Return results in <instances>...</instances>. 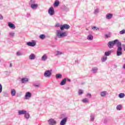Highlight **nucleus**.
I'll return each mask as SVG.
<instances>
[{
    "label": "nucleus",
    "instance_id": "72a5a7b5",
    "mask_svg": "<svg viewBox=\"0 0 125 125\" xmlns=\"http://www.w3.org/2000/svg\"><path fill=\"white\" fill-rule=\"evenodd\" d=\"M107 58H108L107 57V56H104V57H103V58L102 59V61L103 62H105V61H106V60H107Z\"/></svg>",
    "mask_w": 125,
    "mask_h": 125
},
{
    "label": "nucleus",
    "instance_id": "4d7b16f0",
    "mask_svg": "<svg viewBox=\"0 0 125 125\" xmlns=\"http://www.w3.org/2000/svg\"><path fill=\"white\" fill-rule=\"evenodd\" d=\"M1 35V33H0V36Z\"/></svg>",
    "mask_w": 125,
    "mask_h": 125
},
{
    "label": "nucleus",
    "instance_id": "5fc2aeb1",
    "mask_svg": "<svg viewBox=\"0 0 125 125\" xmlns=\"http://www.w3.org/2000/svg\"><path fill=\"white\" fill-rule=\"evenodd\" d=\"M123 68L125 70V64L123 65Z\"/></svg>",
    "mask_w": 125,
    "mask_h": 125
},
{
    "label": "nucleus",
    "instance_id": "1a4fd4ad",
    "mask_svg": "<svg viewBox=\"0 0 125 125\" xmlns=\"http://www.w3.org/2000/svg\"><path fill=\"white\" fill-rule=\"evenodd\" d=\"M114 44H116L117 47H122V42L118 40H115L114 41Z\"/></svg>",
    "mask_w": 125,
    "mask_h": 125
},
{
    "label": "nucleus",
    "instance_id": "7c9ffc66",
    "mask_svg": "<svg viewBox=\"0 0 125 125\" xmlns=\"http://www.w3.org/2000/svg\"><path fill=\"white\" fill-rule=\"evenodd\" d=\"M39 38L41 40H44L45 39V35L44 34H41L40 35Z\"/></svg>",
    "mask_w": 125,
    "mask_h": 125
},
{
    "label": "nucleus",
    "instance_id": "a18cd8bd",
    "mask_svg": "<svg viewBox=\"0 0 125 125\" xmlns=\"http://www.w3.org/2000/svg\"><path fill=\"white\" fill-rule=\"evenodd\" d=\"M55 27H60L59 23H56L55 25Z\"/></svg>",
    "mask_w": 125,
    "mask_h": 125
},
{
    "label": "nucleus",
    "instance_id": "2f4dec72",
    "mask_svg": "<svg viewBox=\"0 0 125 125\" xmlns=\"http://www.w3.org/2000/svg\"><path fill=\"white\" fill-rule=\"evenodd\" d=\"M98 13H99V9L98 8H96L95 10H94V14H98Z\"/></svg>",
    "mask_w": 125,
    "mask_h": 125
},
{
    "label": "nucleus",
    "instance_id": "603ef678",
    "mask_svg": "<svg viewBox=\"0 0 125 125\" xmlns=\"http://www.w3.org/2000/svg\"><path fill=\"white\" fill-rule=\"evenodd\" d=\"M66 80H67V82H71V80L70 79L66 78Z\"/></svg>",
    "mask_w": 125,
    "mask_h": 125
},
{
    "label": "nucleus",
    "instance_id": "7ed1b4c3",
    "mask_svg": "<svg viewBox=\"0 0 125 125\" xmlns=\"http://www.w3.org/2000/svg\"><path fill=\"white\" fill-rule=\"evenodd\" d=\"M52 70H46L44 73V77L45 78H50L52 75Z\"/></svg>",
    "mask_w": 125,
    "mask_h": 125
},
{
    "label": "nucleus",
    "instance_id": "aec40b11",
    "mask_svg": "<svg viewBox=\"0 0 125 125\" xmlns=\"http://www.w3.org/2000/svg\"><path fill=\"white\" fill-rule=\"evenodd\" d=\"M11 94L12 96H15L16 95V90L15 89H11Z\"/></svg>",
    "mask_w": 125,
    "mask_h": 125
},
{
    "label": "nucleus",
    "instance_id": "0eeeda50",
    "mask_svg": "<svg viewBox=\"0 0 125 125\" xmlns=\"http://www.w3.org/2000/svg\"><path fill=\"white\" fill-rule=\"evenodd\" d=\"M48 124L49 125H55L57 124V122L54 119H50L48 121Z\"/></svg>",
    "mask_w": 125,
    "mask_h": 125
},
{
    "label": "nucleus",
    "instance_id": "3c124183",
    "mask_svg": "<svg viewBox=\"0 0 125 125\" xmlns=\"http://www.w3.org/2000/svg\"><path fill=\"white\" fill-rule=\"evenodd\" d=\"M122 46L124 47V51H125V44H123Z\"/></svg>",
    "mask_w": 125,
    "mask_h": 125
},
{
    "label": "nucleus",
    "instance_id": "79ce46f5",
    "mask_svg": "<svg viewBox=\"0 0 125 125\" xmlns=\"http://www.w3.org/2000/svg\"><path fill=\"white\" fill-rule=\"evenodd\" d=\"M104 36H105V38H106V39H108V38H110V35L109 34H105Z\"/></svg>",
    "mask_w": 125,
    "mask_h": 125
},
{
    "label": "nucleus",
    "instance_id": "c03bdc74",
    "mask_svg": "<svg viewBox=\"0 0 125 125\" xmlns=\"http://www.w3.org/2000/svg\"><path fill=\"white\" fill-rule=\"evenodd\" d=\"M3 19V17L2 16V15L0 14V20H2Z\"/></svg>",
    "mask_w": 125,
    "mask_h": 125
},
{
    "label": "nucleus",
    "instance_id": "ea45409f",
    "mask_svg": "<svg viewBox=\"0 0 125 125\" xmlns=\"http://www.w3.org/2000/svg\"><path fill=\"white\" fill-rule=\"evenodd\" d=\"M2 91V85L1 84H0V93H1V92Z\"/></svg>",
    "mask_w": 125,
    "mask_h": 125
},
{
    "label": "nucleus",
    "instance_id": "49530a36",
    "mask_svg": "<svg viewBox=\"0 0 125 125\" xmlns=\"http://www.w3.org/2000/svg\"><path fill=\"white\" fill-rule=\"evenodd\" d=\"M64 10H65V11H69V8L65 7Z\"/></svg>",
    "mask_w": 125,
    "mask_h": 125
},
{
    "label": "nucleus",
    "instance_id": "58836bf2",
    "mask_svg": "<svg viewBox=\"0 0 125 125\" xmlns=\"http://www.w3.org/2000/svg\"><path fill=\"white\" fill-rule=\"evenodd\" d=\"M78 93H79V95H82L83 93V90H79Z\"/></svg>",
    "mask_w": 125,
    "mask_h": 125
},
{
    "label": "nucleus",
    "instance_id": "a211bd4d",
    "mask_svg": "<svg viewBox=\"0 0 125 125\" xmlns=\"http://www.w3.org/2000/svg\"><path fill=\"white\" fill-rule=\"evenodd\" d=\"M47 55H46V54H44L42 57L41 58V60L42 61H46V60H47Z\"/></svg>",
    "mask_w": 125,
    "mask_h": 125
},
{
    "label": "nucleus",
    "instance_id": "5701e85b",
    "mask_svg": "<svg viewBox=\"0 0 125 125\" xmlns=\"http://www.w3.org/2000/svg\"><path fill=\"white\" fill-rule=\"evenodd\" d=\"M87 40L88 41H93V36L91 34H89L87 37Z\"/></svg>",
    "mask_w": 125,
    "mask_h": 125
},
{
    "label": "nucleus",
    "instance_id": "8fccbe9b",
    "mask_svg": "<svg viewBox=\"0 0 125 125\" xmlns=\"http://www.w3.org/2000/svg\"><path fill=\"white\" fill-rule=\"evenodd\" d=\"M5 73H6V75H7V76L9 75V73L7 71H5Z\"/></svg>",
    "mask_w": 125,
    "mask_h": 125
},
{
    "label": "nucleus",
    "instance_id": "423d86ee",
    "mask_svg": "<svg viewBox=\"0 0 125 125\" xmlns=\"http://www.w3.org/2000/svg\"><path fill=\"white\" fill-rule=\"evenodd\" d=\"M67 121H68V117L65 116L61 121L60 125H66V123H67Z\"/></svg>",
    "mask_w": 125,
    "mask_h": 125
},
{
    "label": "nucleus",
    "instance_id": "dca6fc26",
    "mask_svg": "<svg viewBox=\"0 0 125 125\" xmlns=\"http://www.w3.org/2000/svg\"><path fill=\"white\" fill-rule=\"evenodd\" d=\"M27 113V111L25 110H19L18 111V115H25Z\"/></svg>",
    "mask_w": 125,
    "mask_h": 125
},
{
    "label": "nucleus",
    "instance_id": "39448f33",
    "mask_svg": "<svg viewBox=\"0 0 125 125\" xmlns=\"http://www.w3.org/2000/svg\"><path fill=\"white\" fill-rule=\"evenodd\" d=\"M116 54L117 56H121L123 54V48L122 47H118Z\"/></svg>",
    "mask_w": 125,
    "mask_h": 125
},
{
    "label": "nucleus",
    "instance_id": "f3484780",
    "mask_svg": "<svg viewBox=\"0 0 125 125\" xmlns=\"http://www.w3.org/2000/svg\"><path fill=\"white\" fill-rule=\"evenodd\" d=\"M64 52L60 51H57L55 54V56H60V55H63Z\"/></svg>",
    "mask_w": 125,
    "mask_h": 125
},
{
    "label": "nucleus",
    "instance_id": "09e8293b",
    "mask_svg": "<svg viewBox=\"0 0 125 125\" xmlns=\"http://www.w3.org/2000/svg\"><path fill=\"white\" fill-rule=\"evenodd\" d=\"M87 95L88 96H89V98H90V97H91V94H90V93H87Z\"/></svg>",
    "mask_w": 125,
    "mask_h": 125
},
{
    "label": "nucleus",
    "instance_id": "9d476101",
    "mask_svg": "<svg viewBox=\"0 0 125 125\" xmlns=\"http://www.w3.org/2000/svg\"><path fill=\"white\" fill-rule=\"evenodd\" d=\"M31 97H32V93H31V92H27L25 93L24 99H26V100L30 99Z\"/></svg>",
    "mask_w": 125,
    "mask_h": 125
},
{
    "label": "nucleus",
    "instance_id": "864d4df0",
    "mask_svg": "<svg viewBox=\"0 0 125 125\" xmlns=\"http://www.w3.org/2000/svg\"><path fill=\"white\" fill-rule=\"evenodd\" d=\"M9 67H10V68H11V67H12V63H10Z\"/></svg>",
    "mask_w": 125,
    "mask_h": 125
},
{
    "label": "nucleus",
    "instance_id": "393cba45",
    "mask_svg": "<svg viewBox=\"0 0 125 125\" xmlns=\"http://www.w3.org/2000/svg\"><path fill=\"white\" fill-rule=\"evenodd\" d=\"M111 53H112V51L109 50V51L105 52L104 55L105 56H110V55H111Z\"/></svg>",
    "mask_w": 125,
    "mask_h": 125
},
{
    "label": "nucleus",
    "instance_id": "37998d69",
    "mask_svg": "<svg viewBox=\"0 0 125 125\" xmlns=\"http://www.w3.org/2000/svg\"><path fill=\"white\" fill-rule=\"evenodd\" d=\"M4 96H5V97H7V96H8V94L6 93H4Z\"/></svg>",
    "mask_w": 125,
    "mask_h": 125
},
{
    "label": "nucleus",
    "instance_id": "4be33fe9",
    "mask_svg": "<svg viewBox=\"0 0 125 125\" xmlns=\"http://www.w3.org/2000/svg\"><path fill=\"white\" fill-rule=\"evenodd\" d=\"M66 82L67 78H64L62 81L61 83H60L61 85H65V84H66Z\"/></svg>",
    "mask_w": 125,
    "mask_h": 125
},
{
    "label": "nucleus",
    "instance_id": "c756f323",
    "mask_svg": "<svg viewBox=\"0 0 125 125\" xmlns=\"http://www.w3.org/2000/svg\"><path fill=\"white\" fill-rule=\"evenodd\" d=\"M56 79H62V75L61 74H57L56 75Z\"/></svg>",
    "mask_w": 125,
    "mask_h": 125
},
{
    "label": "nucleus",
    "instance_id": "6e6d98bb",
    "mask_svg": "<svg viewBox=\"0 0 125 125\" xmlns=\"http://www.w3.org/2000/svg\"><path fill=\"white\" fill-rule=\"evenodd\" d=\"M55 40L56 41H57V38H55Z\"/></svg>",
    "mask_w": 125,
    "mask_h": 125
},
{
    "label": "nucleus",
    "instance_id": "e433bc0d",
    "mask_svg": "<svg viewBox=\"0 0 125 125\" xmlns=\"http://www.w3.org/2000/svg\"><path fill=\"white\" fill-rule=\"evenodd\" d=\"M92 30H94V29L96 30V31H99V28L96 26L92 27Z\"/></svg>",
    "mask_w": 125,
    "mask_h": 125
},
{
    "label": "nucleus",
    "instance_id": "f257e3e1",
    "mask_svg": "<svg viewBox=\"0 0 125 125\" xmlns=\"http://www.w3.org/2000/svg\"><path fill=\"white\" fill-rule=\"evenodd\" d=\"M60 28L61 30H57L56 31V37L59 39H62L67 37L68 36V32L67 31L63 32L62 31L64 30V29L66 30L70 29V25L67 24H62L60 26Z\"/></svg>",
    "mask_w": 125,
    "mask_h": 125
},
{
    "label": "nucleus",
    "instance_id": "cd10ccee",
    "mask_svg": "<svg viewBox=\"0 0 125 125\" xmlns=\"http://www.w3.org/2000/svg\"><path fill=\"white\" fill-rule=\"evenodd\" d=\"M95 118V115L94 114H91V115H90V121L91 122H94Z\"/></svg>",
    "mask_w": 125,
    "mask_h": 125
},
{
    "label": "nucleus",
    "instance_id": "b1692460",
    "mask_svg": "<svg viewBox=\"0 0 125 125\" xmlns=\"http://www.w3.org/2000/svg\"><path fill=\"white\" fill-rule=\"evenodd\" d=\"M59 4H60V2L59 1V0H57L55 1L54 3V6L55 7H57L58 6H59Z\"/></svg>",
    "mask_w": 125,
    "mask_h": 125
},
{
    "label": "nucleus",
    "instance_id": "6e6552de",
    "mask_svg": "<svg viewBox=\"0 0 125 125\" xmlns=\"http://www.w3.org/2000/svg\"><path fill=\"white\" fill-rule=\"evenodd\" d=\"M54 8H53V7H50L48 9V14H49V15L52 16V15H54Z\"/></svg>",
    "mask_w": 125,
    "mask_h": 125
},
{
    "label": "nucleus",
    "instance_id": "9b49d317",
    "mask_svg": "<svg viewBox=\"0 0 125 125\" xmlns=\"http://www.w3.org/2000/svg\"><path fill=\"white\" fill-rule=\"evenodd\" d=\"M8 26L10 29H12V30H14V29L16 28L15 24L12 23L11 22H8Z\"/></svg>",
    "mask_w": 125,
    "mask_h": 125
},
{
    "label": "nucleus",
    "instance_id": "4c0bfd02",
    "mask_svg": "<svg viewBox=\"0 0 125 125\" xmlns=\"http://www.w3.org/2000/svg\"><path fill=\"white\" fill-rule=\"evenodd\" d=\"M119 34L120 35H124V34H125V29H123L120 31Z\"/></svg>",
    "mask_w": 125,
    "mask_h": 125
},
{
    "label": "nucleus",
    "instance_id": "f03ea898",
    "mask_svg": "<svg viewBox=\"0 0 125 125\" xmlns=\"http://www.w3.org/2000/svg\"><path fill=\"white\" fill-rule=\"evenodd\" d=\"M30 7L32 9H37L39 7V4L36 3V0H30Z\"/></svg>",
    "mask_w": 125,
    "mask_h": 125
},
{
    "label": "nucleus",
    "instance_id": "a19ab883",
    "mask_svg": "<svg viewBox=\"0 0 125 125\" xmlns=\"http://www.w3.org/2000/svg\"><path fill=\"white\" fill-rule=\"evenodd\" d=\"M108 123V119H104V124H107Z\"/></svg>",
    "mask_w": 125,
    "mask_h": 125
},
{
    "label": "nucleus",
    "instance_id": "c9c22d12",
    "mask_svg": "<svg viewBox=\"0 0 125 125\" xmlns=\"http://www.w3.org/2000/svg\"><path fill=\"white\" fill-rule=\"evenodd\" d=\"M83 103H88V99L85 98L82 100Z\"/></svg>",
    "mask_w": 125,
    "mask_h": 125
},
{
    "label": "nucleus",
    "instance_id": "6ab92c4d",
    "mask_svg": "<svg viewBox=\"0 0 125 125\" xmlns=\"http://www.w3.org/2000/svg\"><path fill=\"white\" fill-rule=\"evenodd\" d=\"M107 93H108L107 92V91H104L100 93V95L102 97H105V96H106V95H107Z\"/></svg>",
    "mask_w": 125,
    "mask_h": 125
},
{
    "label": "nucleus",
    "instance_id": "412c9836",
    "mask_svg": "<svg viewBox=\"0 0 125 125\" xmlns=\"http://www.w3.org/2000/svg\"><path fill=\"white\" fill-rule=\"evenodd\" d=\"M92 72L93 74H96L98 72V68L95 67L92 68Z\"/></svg>",
    "mask_w": 125,
    "mask_h": 125
},
{
    "label": "nucleus",
    "instance_id": "f704fd0d",
    "mask_svg": "<svg viewBox=\"0 0 125 125\" xmlns=\"http://www.w3.org/2000/svg\"><path fill=\"white\" fill-rule=\"evenodd\" d=\"M9 36H10V37H14V36H15V33H14V32H10L9 33Z\"/></svg>",
    "mask_w": 125,
    "mask_h": 125
},
{
    "label": "nucleus",
    "instance_id": "2eb2a0df",
    "mask_svg": "<svg viewBox=\"0 0 125 125\" xmlns=\"http://www.w3.org/2000/svg\"><path fill=\"white\" fill-rule=\"evenodd\" d=\"M112 17H113V14H111V13L107 14L105 16L106 19H107L108 20H110V19H111Z\"/></svg>",
    "mask_w": 125,
    "mask_h": 125
},
{
    "label": "nucleus",
    "instance_id": "a878e982",
    "mask_svg": "<svg viewBox=\"0 0 125 125\" xmlns=\"http://www.w3.org/2000/svg\"><path fill=\"white\" fill-rule=\"evenodd\" d=\"M122 108L123 106L121 104H119L116 106V109L117 110V111H121Z\"/></svg>",
    "mask_w": 125,
    "mask_h": 125
},
{
    "label": "nucleus",
    "instance_id": "4468645a",
    "mask_svg": "<svg viewBox=\"0 0 125 125\" xmlns=\"http://www.w3.org/2000/svg\"><path fill=\"white\" fill-rule=\"evenodd\" d=\"M29 59L30 60H34V59H36V55L35 54H31L29 56Z\"/></svg>",
    "mask_w": 125,
    "mask_h": 125
},
{
    "label": "nucleus",
    "instance_id": "bb28decb",
    "mask_svg": "<svg viewBox=\"0 0 125 125\" xmlns=\"http://www.w3.org/2000/svg\"><path fill=\"white\" fill-rule=\"evenodd\" d=\"M24 118L26 119V120L29 119V118H30V114H29V113L25 112V114H24Z\"/></svg>",
    "mask_w": 125,
    "mask_h": 125
},
{
    "label": "nucleus",
    "instance_id": "ddd939ff",
    "mask_svg": "<svg viewBox=\"0 0 125 125\" xmlns=\"http://www.w3.org/2000/svg\"><path fill=\"white\" fill-rule=\"evenodd\" d=\"M107 45L108 46V47H109V48H113V46H114V45H115V43L114 42V41H111V42H109Z\"/></svg>",
    "mask_w": 125,
    "mask_h": 125
},
{
    "label": "nucleus",
    "instance_id": "473e14b6",
    "mask_svg": "<svg viewBox=\"0 0 125 125\" xmlns=\"http://www.w3.org/2000/svg\"><path fill=\"white\" fill-rule=\"evenodd\" d=\"M17 56H22L23 55V53L20 51H18L16 53Z\"/></svg>",
    "mask_w": 125,
    "mask_h": 125
},
{
    "label": "nucleus",
    "instance_id": "20e7f679",
    "mask_svg": "<svg viewBox=\"0 0 125 125\" xmlns=\"http://www.w3.org/2000/svg\"><path fill=\"white\" fill-rule=\"evenodd\" d=\"M27 45L28 46H31L32 47H34V46H36L37 44V42L36 41L32 40L31 42H29L26 43Z\"/></svg>",
    "mask_w": 125,
    "mask_h": 125
},
{
    "label": "nucleus",
    "instance_id": "c85d7f7f",
    "mask_svg": "<svg viewBox=\"0 0 125 125\" xmlns=\"http://www.w3.org/2000/svg\"><path fill=\"white\" fill-rule=\"evenodd\" d=\"M125 93H121L118 95V97H119V98H124V97H125Z\"/></svg>",
    "mask_w": 125,
    "mask_h": 125
},
{
    "label": "nucleus",
    "instance_id": "de8ad7c7",
    "mask_svg": "<svg viewBox=\"0 0 125 125\" xmlns=\"http://www.w3.org/2000/svg\"><path fill=\"white\" fill-rule=\"evenodd\" d=\"M34 86H35L36 87H40V85H37V84H34Z\"/></svg>",
    "mask_w": 125,
    "mask_h": 125
},
{
    "label": "nucleus",
    "instance_id": "f8f14e48",
    "mask_svg": "<svg viewBox=\"0 0 125 125\" xmlns=\"http://www.w3.org/2000/svg\"><path fill=\"white\" fill-rule=\"evenodd\" d=\"M29 82V78H23L21 79V83H27Z\"/></svg>",
    "mask_w": 125,
    "mask_h": 125
}]
</instances>
